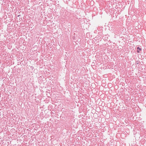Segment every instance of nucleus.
<instances>
[{
  "instance_id": "f03ea898",
  "label": "nucleus",
  "mask_w": 146,
  "mask_h": 146,
  "mask_svg": "<svg viewBox=\"0 0 146 146\" xmlns=\"http://www.w3.org/2000/svg\"><path fill=\"white\" fill-rule=\"evenodd\" d=\"M18 17H19V15H18Z\"/></svg>"
},
{
  "instance_id": "f257e3e1",
  "label": "nucleus",
  "mask_w": 146,
  "mask_h": 146,
  "mask_svg": "<svg viewBox=\"0 0 146 146\" xmlns=\"http://www.w3.org/2000/svg\"><path fill=\"white\" fill-rule=\"evenodd\" d=\"M137 50H137V52L138 53L139 52V51L141 50V49L139 47H137Z\"/></svg>"
}]
</instances>
